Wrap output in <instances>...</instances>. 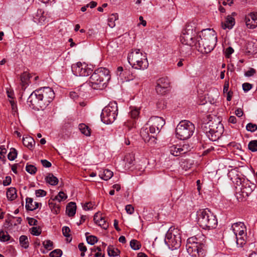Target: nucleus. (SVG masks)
Wrapping results in <instances>:
<instances>
[{
    "label": "nucleus",
    "instance_id": "nucleus-39",
    "mask_svg": "<svg viewBox=\"0 0 257 257\" xmlns=\"http://www.w3.org/2000/svg\"><path fill=\"white\" fill-rule=\"evenodd\" d=\"M248 148L251 152L257 151V140L251 141L248 145Z\"/></svg>",
    "mask_w": 257,
    "mask_h": 257
},
{
    "label": "nucleus",
    "instance_id": "nucleus-21",
    "mask_svg": "<svg viewBox=\"0 0 257 257\" xmlns=\"http://www.w3.org/2000/svg\"><path fill=\"white\" fill-rule=\"evenodd\" d=\"M53 201V198L51 199L48 201V205L50 208L51 211L54 214H58L60 212V206L59 204H56Z\"/></svg>",
    "mask_w": 257,
    "mask_h": 257
},
{
    "label": "nucleus",
    "instance_id": "nucleus-64",
    "mask_svg": "<svg viewBox=\"0 0 257 257\" xmlns=\"http://www.w3.org/2000/svg\"><path fill=\"white\" fill-rule=\"evenodd\" d=\"M228 88H229V83L228 82H226L223 86V93H227L228 92H229L228 91Z\"/></svg>",
    "mask_w": 257,
    "mask_h": 257
},
{
    "label": "nucleus",
    "instance_id": "nucleus-14",
    "mask_svg": "<svg viewBox=\"0 0 257 257\" xmlns=\"http://www.w3.org/2000/svg\"><path fill=\"white\" fill-rule=\"evenodd\" d=\"M72 71L76 76H87L91 74L92 70L89 68L85 64L78 62L73 64L71 67Z\"/></svg>",
    "mask_w": 257,
    "mask_h": 257
},
{
    "label": "nucleus",
    "instance_id": "nucleus-28",
    "mask_svg": "<svg viewBox=\"0 0 257 257\" xmlns=\"http://www.w3.org/2000/svg\"><path fill=\"white\" fill-rule=\"evenodd\" d=\"M113 175V173L111 171L108 169H105L103 173L99 175V176L102 179L107 181L110 179Z\"/></svg>",
    "mask_w": 257,
    "mask_h": 257
},
{
    "label": "nucleus",
    "instance_id": "nucleus-22",
    "mask_svg": "<svg viewBox=\"0 0 257 257\" xmlns=\"http://www.w3.org/2000/svg\"><path fill=\"white\" fill-rule=\"evenodd\" d=\"M202 235L199 237H197V236H194L188 238L187 240V243H191V244L196 245L198 246H201V238L202 237Z\"/></svg>",
    "mask_w": 257,
    "mask_h": 257
},
{
    "label": "nucleus",
    "instance_id": "nucleus-32",
    "mask_svg": "<svg viewBox=\"0 0 257 257\" xmlns=\"http://www.w3.org/2000/svg\"><path fill=\"white\" fill-rule=\"evenodd\" d=\"M79 128L82 134H84L86 136H89L90 135V130L88 126L86 125L84 123L80 124L79 125Z\"/></svg>",
    "mask_w": 257,
    "mask_h": 257
},
{
    "label": "nucleus",
    "instance_id": "nucleus-30",
    "mask_svg": "<svg viewBox=\"0 0 257 257\" xmlns=\"http://www.w3.org/2000/svg\"><path fill=\"white\" fill-rule=\"evenodd\" d=\"M19 241L21 245L24 248H28L29 246V242L28 237L26 235H21L19 238Z\"/></svg>",
    "mask_w": 257,
    "mask_h": 257
},
{
    "label": "nucleus",
    "instance_id": "nucleus-23",
    "mask_svg": "<svg viewBox=\"0 0 257 257\" xmlns=\"http://www.w3.org/2000/svg\"><path fill=\"white\" fill-rule=\"evenodd\" d=\"M7 196L9 200L12 201L15 200L17 197V190L15 188L11 187L7 191Z\"/></svg>",
    "mask_w": 257,
    "mask_h": 257
},
{
    "label": "nucleus",
    "instance_id": "nucleus-40",
    "mask_svg": "<svg viewBox=\"0 0 257 257\" xmlns=\"http://www.w3.org/2000/svg\"><path fill=\"white\" fill-rule=\"evenodd\" d=\"M180 152L181 155L186 154V153L190 151V147L189 145L188 144H183V145H180Z\"/></svg>",
    "mask_w": 257,
    "mask_h": 257
},
{
    "label": "nucleus",
    "instance_id": "nucleus-17",
    "mask_svg": "<svg viewBox=\"0 0 257 257\" xmlns=\"http://www.w3.org/2000/svg\"><path fill=\"white\" fill-rule=\"evenodd\" d=\"M231 227L235 236H237V235L245 236L244 233L245 226L243 222H239L235 223L232 224Z\"/></svg>",
    "mask_w": 257,
    "mask_h": 257
},
{
    "label": "nucleus",
    "instance_id": "nucleus-50",
    "mask_svg": "<svg viewBox=\"0 0 257 257\" xmlns=\"http://www.w3.org/2000/svg\"><path fill=\"white\" fill-rule=\"evenodd\" d=\"M62 233L64 236L65 237H69L70 236V229L68 226H64L62 229Z\"/></svg>",
    "mask_w": 257,
    "mask_h": 257
},
{
    "label": "nucleus",
    "instance_id": "nucleus-59",
    "mask_svg": "<svg viewBox=\"0 0 257 257\" xmlns=\"http://www.w3.org/2000/svg\"><path fill=\"white\" fill-rule=\"evenodd\" d=\"M93 207V204L91 202L86 203L83 206L85 210H88L92 209Z\"/></svg>",
    "mask_w": 257,
    "mask_h": 257
},
{
    "label": "nucleus",
    "instance_id": "nucleus-44",
    "mask_svg": "<svg viewBox=\"0 0 257 257\" xmlns=\"http://www.w3.org/2000/svg\"><path fill=\"white\" fill-rule=\"evenodd\" d=\"M86 240L88 244L93 245L97 241V238L93 235L87 236Z\"/></svg>",
    "mask_w": 257,
    "mask_h": 257
},
{
    "label": "nucleus",
    "instance_id": "nucleus-1",
    "mask_svg": "<svg viewBox=\"0 0 257 257\" xmlns=\"http://www.w3.org/2000/svg\"><path fill=\"white\" fill-rule=\"evenodd\" d=\"M109 71L103 67L95 70L89 78V86L93 89L102 90L107 84L110 79Z\"/></svg>",
    "mask_w": 257,
    "mask_h": 257
},
{
    "label": "nucleus",
    "instance_id": "nucleus-56",
    "mask_svg": "<svg viewBox=\"0 0 257 257\" xmlns=\"http://www.w3.org/2000/svg\"><path fill=\"white\" fill-rule=\"evenodd\" d=\"M12 181V179L10 176H6L5 180L3 181V185L5 186L9 185Z\"/></svg>",
    "mask_w": 257,
    "mask_h": 257
},
{
    "label": "nucleus",
    "instance_id": "nucleus-27",
    "mask_svg": "<svg viewBox=\"0 0 257 257\" xmlns=\"http://www.w3.org/2000/svg\"><path fill=\"white\" fill-rule=\"evenodd\" d=\"M46 181L51 185H56L58 182V179L52 174L49 173L45 178Z\"/></svg>",
    "mask_w": 257,
    "mask_h": 257
},
{
    "label": "nucleus",
    "instance_id": "nucleus-35",
    "mask_svg": "<svg viewBox=\"0 0 257 257\" xmlns=\"http://www.w3.org/2000/svg\"><path fill=\"white\" fill-rule=\"evenodd\" d=\"M33 200L31 198H26V208L28 210L33 211L35 210V208L34 207L33 204Z\"/></svg>",
    "mask_w": 257,
    "mask_h": 257
},
{
    "label": "nucleus",
    "instance_id": "nucleus-37",
    "mask_svg": "<svg viewBox=\"0 0 257 257\" xmlns=\"http://www.w3.org/2000/svg\"><path fill=\"white\" fill-rule=\"evenodd\" d=\"M67 196L62 191L60 192L58 194L53 198V201L58 200L60 202L62 200H65Z\"/></svg>",
    "mask_w": 257,
    "mask_h": 257
},
{
    "label": "nucleus",
    "instance_id": "nucleus-41",
    "mask_svg": "<svg viewBox=\"0 0 257 257\" xmlns=\"http://www.w3.org/2000/svg\"><path fill=\"white\" fill-rule=\"evenodd\" d=\"M17 156V150L14 148H12L11 149L10 152L9 153L8 155V157L9 160L10 161H13L14 160Z\"/></svg>",
    "mask_w": 257,
    "mask_h": 257
},
{
    "label": "nucleus",
    "instance_id": "nucleus-10",
    "mask_svg": "<svg viewBox=\"0 0 257 257\" xmlns=\"http://www.w3.org/2000/svg\"><path fill=\"white\" fill-rule=\"evenodd\" d=\"M38 94L37 90L33 91L29 96L27 103L33 109L37 110H44L46 107L41 97L37 95Z\"/></svg>",
    "mask_w": 257,
    "mask_h": 257
},
{
    "label": "nucleus",
    "instance_id": "nucleus-18",
    "mask_svg": "<svg viewBox=\"0 0 257 257\" xmlns=\"http://www.w3.org/2000/svg\"><path fill=\"white\" fill-rule=\"evenodd\" d=\"M235 24V20L231 16H228L226 18L225 23H221V26L223 29H231Z\"/></svg>",
    "mask_w": 257,
    "mask_h": 257
},
{
    "label": "nucleus",
    "instance_id": "nucleus-26",
    "mask_svg": "<svg viewBox=\"0 0 257 257\" xmlns=\"http://www.w3.org/2000/svg\"><path fill=\"white\" fill-rule=\"evenodd\" d=\"M30 77V74L27 72H25L21 74L20 79L23 87H25V86L28 84Z\"/></svg>",
    "mask_w": 257,
    "mask_h": 257
},
{
    "label": "nucleus",
    "instance_id": "nucleus-7",
    "mask_svg": "<svg viewBox=\"0 0 257 257\" xmlns=\"http://www.w3.org/2000/svg\"><path fill=\"white\" fill-rule=\"evenodd\" d=\"M165 241L172 250L179 248L181 244V237L179 230L170 228L166 234Z\"/></svg>",
    "mask_w": 257,
    "mask_h": 257
},
{
    "label": "nucleus",
    "instance_id": "nucleus-49",
    "mask_svg": "<svg viewBox=\"0 0 257 257\" xmlns=\"http://www.w3.org/2000/svg\"><path fill=\"white\" fill-rule=\"evenodd\" d=\"M168 88H163V86H160L159 85H156V90L158 94L160 95L165 94Z\"/></svg>",
    "mask_w": 257,
    "mask_h": 257
},
{
    "label": "nucleus",
    "instance_id": "nucleus-60",
    "mask_svg": "<svg viewBox=\"0 0 257 257\" xmlns=\"http://www.w3.org/2000/svg\"><path fill=\"white\" fill-rule=\"evenodd\" d=\"M41 162L42 165L46 168H49L51 166V163L47 160H41Z\"/></svg>",
    "mask_w": 257,
    "mask_h": 257
},
{
    "label": "nucleus",
    "instance_id": "nucleus-57",
    "mask_svg": "<svg viewBox=\"0 0 257 257\" xmlns=\"http://www.w3.org/2000/svg\"><path fill=\"white\" fill-rule=\"evenodd\" d=\"M125 210L127 213L132 214L134 211V208L131 205H127L125 206Z\"/></svg>",
    "mask_w": 257,
    "mask_h": 257
},
{
    "label": "nucleus",
    "instance_id": "nucleus-15",
    "mask_svg": "<svg viewBox=\"0 0 257 257\" xmlns=\"http://www.w3.org/2000/svg\"><path fill=\"white\" fill-rule=\"evenodd\" d=\"M186 249L188 253L192 257H201L202 254L201 246L186 243Z\"/></svg>",
    "mask_w": 257,
    "mask_h": 257
},
{
    "label": "nucleus",
    "instance_id": "nucleus-42",
    "mask_svg": "<svg viewBox=\"0 0 257 257\" xmlns=\"http://www.w3.org/2000/svg\"><path fill=\"white\" fill-rule=\"evenodd\" d=\"M236 244L239 247H242L245 243V241L244 238V235L236 236Z\"/></svg>",
    "mask_w": 257,
    "mask_h": 257
},
{
    "label": "nucleus",
    "instance_id": "nucleus-8",
    "mask_svg": "<svg viewBox=\"0 0 257 257\" xmlns=\"http://www.w3.org/2000/svg\"><path fill=\"white\" fill-rule=\"evenodd\" d=\"M208 124L209 130L206 133L208 138L212 141L217 140L223 132V124L219 121L214 122L212 120L208 122Z\"/></svg>",
    "mask_w": 257,
    "mask_h": 257
},
{
    "label": "nucleus",
    "instance_id": "nucleus-53",
    "mask_svg": "<svg viewBox=\"0 0 257 257\" xmlns=\"http://www.w3.org/2000/svg\"><path fill=\"white\" fill-rule=\"evenodd\" d=\"M234 52L233 49L231 47H228L225 51V56L226 58H229Z\"/></svg>",
    "mask_w": 257,
    "mask_h": 257
},
{
    "label": "nucleus",
    "instance_id": "nucleus-48",
    "mask_svg": "<svg viewBox=\"0 0 257 257\" xmlns=\"http://www.w3.org/2000/svg\"><path fill=\"white\" fill-rule=\"evenodd\" d=\"M97 224L105 229H107V228L108 227L107 223L106 222L105 219L102 217H101L100 218V220L97 223Z\"/></svg>",
    "mask_w": 257,
    "mask_h": 257
},
{
    "label": "nucleus",
    "instance_id": "nucleus-38",
    "mask_svg": "<svg viewBox=\"0 0 257 257\" xmlns=\"http://www.w3.org/2000/svg\"><path fill=\"white\" fill-rule=\"evenodd\" d=\"M26 170L31 175H34L36 174L37 169L35 166L27 164L26 167Z\"/></svg>",
    "mask_w": 257,
    "mask_h": 257
},
{
    "label": "nucleus",
    "instance_id": "nucleus-3",
    "mask_svg": "<svg viewBox=\"0 0 257 257\" xmlns=\"http://www.w3.org/2000/svg\"><path fill=\"white\" fill-rule=\"evenodd\" d=\"M198 224L204 229L215 228L217 225L216 216L208 208L199 209L197 212Z\"/></svg>",
    "mask_w": 257,
    "mask_h": 257
},
{
    "label": "nucleus",
    "instance_id": "nucleus-61",
    "mask_svg": "<svg viewBox=\"0 0 257 257\" xmlns=\"http://www.w3.org/2000/svg\"><path fill=\"white\" fill-rule=\"evenodd\" d=\"M255 73V70L253 68H250L249 70L246 71L245 73L246 76H251Z\"/></svg>",
    "mask_w": 257,
    "mask_h": 257
},
{
    "label": "nucleus",
    "instance_id": "nucleus-51",
    "mask_svg": "<svg viewBox=\"0 0 257 257\" xmlns=\"http://www.w3.org/2000/svg\"><path fill=\"white\" fill-rule=\"evenodd\" d=\"M35 194L37 197H44L47 194L46 191L44 190L39 189L36 190Z\"/></svg>",
    "mask_w": 257,
    "mask_h": 257
},
{
    "label": "nucleus",
    "instance_id": "nucleus-4",
    "mask_svg": "<svg viewBox=\"0 0 257 257\" xmlns=\"http://www.w3.org/2000/svg\"><path fill=\"white\" fill-rule=\"evenodd\" d=\"M127 59L130 65L136 69L144 70L149 65L146 54L138 49L133 50L128 54Z\"/></svg>",
    "mask_w": 257,
    "mask_h": 257
},
{
    "label": "nucleus",
    "instance_id": "nucleus-20",
    "mask_svg": "<svg viewBox=\"0 0 257 257\" xmlns=\"http://www.w3.org/2000/svg\"><path fill=\"white\" fill-rule=\"evenodd\" d=\"M76 203L73 202L69 203L66 208V212L67 215L70 216H73L76 213Z\"/></svg>",
    "mask_w": 257,
    "mask_h": 257
},
{
    "label": "nucleus",
    "instance_id": "nucleus-29",
    "mask_svg": "<svg viewBox=\"0 0 257 257\" xmlns=\"http://www.w3.org/2000/svg\"><path fill=\"white\" fill-rule=\"evenodd\" d=\"M180 145H172L169 147V152L170 154L174 156H179L181 155Z\"/></svg>",
    "mask_w": 257,
    "mask_h": 257
},
{
    "label": "nucleus",
    "instance_id": "nucleus-5",
    "mask_svg": "<svg viewBox=\"0 0 257 257\" xmlns=\"http://www.w3.org/2000/svg\"><path fill=\"white\" fill-rule=\"evenodd\" d=\"M194 130V125L192 122L187 120H182L176 127V137L181 140L188 139L192 136Z\"/></svg>",
    "mask_w": 257,
    "mask_h": 257
},
{
    "label": "nucleus",
    "instance_id": "nucleus-24",
    "mask_svg": "<svg viewBox=\"0 0 257 257\" xmlns=\"http://www.w3.org/2000/svg\"><path fill=\"white\" fill-rule=\"evenodd\" d=\"M124 160L125 162V165L128 168L130 167L132 165H134V162L135 161V154L131 153L126 155Z\"/></svg>",
    "mask_w": 257,
    "mask_h": 257
},
{
    "label": "nucleus",
    "instance_id": "nucleus-46",
    "mask_svg": "<svg viewBox=\"0 0 257 257\" xmlns=\"http://www.w3.org/2000/svg\"><path fill=\"white\" fill-rule=\"evenodd\" d=\"M246 129L247 131L254 132L257 130V125L252 123H248L246 126Z\"/></svg>",
    "mask_w": 257,
    "mask_h": 257
},
{
    "label": "nucleus",
    "instance_id": "nucleus-55",
    "mask_svg": "<svg viewBox=\"0 0 257 257\" xmlns=\"http://www.w3.org/2000/svg\"><path fill=\"white\" fill-rule=\"evenodd\" d=\"M10 103L11 105L12 109L14 112L17 111V106L16 103L15 102V101L13 99L10 100Z\"/></svg>",
    "mask_w": 257,
    "mask_h": 257
},
{
    "label": "nucleus",
    "instance_id": "nucleus-43",
    "mask_svg": "<svg viewBox=\"0 0 257 257\" xmlns=\"http://www.w3.org/2000/svg\"><path fill=\"white\" fill-rule=\"evenodd\" d=\"M44 247L48 250H51L53 248V243L50 240H46L43 242Z\"/></svg>",
    "mask_w": 257,
    "mask_h": 257
},
{
    "label": "nucleus",
    "instance_id": "nucleus-9",
    "mask_svg": "<svg viewBox=\"0 0 257 257\" xmlns=\"http://www.w3.org/2000/svg\"><path fill=\"white\" fill-rule=\"evenodd\" d=\"M255 188L254 184L248 180H244L241 183L240 191L236 193V197L238 201H242L248 197Z\"/></svg>",
    "mask_w": 257,
    "mask_h": 257
},
{
    "label": "nucleus",
    "instance_id": "nucleus-16",
    "mask_svg": "<svg viewBox=\"0 0 257 257\" xmlns=\"http://www.w3.org/2000/svg\"><path fill=\"white\" fill-rule=\"evenodd\" d=\"M246 26L249 29H254L257 27V13H251L245 18Z\"/></svg>",
    "mask_w": 257,
    "mask_h": 257
},
{
    "label": "nucleus",
    "instance_id": "nucleus-6",
    "mask_svg": "<svg viewBox=\"0 0 257 257\" xmlns=\"http://www.w3.org/2000/svg\"><path fill=\"white\" fill-rule=\"evenodd\" d=\"M118 114V107L115 101L110 102L102 110L101 113V121L106 124L114 122Z\"/></svg>",
    "mask_w": 257,
    "mask_h": 257
},
{
    "label": "nucleus",
    "instance_id": "nucleus-12",
    "mask_svg": "<svg viewBox=\"0 0 257 257\" xmlns=\"http://www.w3.org/2000/svg\"><path fill=\"white\" fill-rule=\"evenodd\" d=\"M38 94L41 97L43 103L47 107L55 97V93L53 90L49 87H44L37 90Z\"/></svg>",
    "mask_w": 257,
    "mask_h": 257
},
{
    "label": "nucleus",
    "instance_id": "nucleus-47",
    "mask_svg": "<svg viewBox=\"0 0 257 257\" xmlns=\"http://www.w3.org/2000/svg\"><path fill=\"white\" fill-rule=\"evenodd\" d=\"M41 231L40 227H33L31 229V233L33 235L38 236L41 233Z\"/></svg>",
    "mask_w": 257,
    "mask_h": 257
},
{
    "label": "nucleus",
    "instance_id": "nucleus-34",
    "mask_svg": "<svg viewBox=\"0 0 257 257\" xmlns=\"http://www.w3.org/2000/svg\"><path fill=\"white\" fill-rule=\"evenodd\" d=\"M11 236L7 231H0V241L5 242L10 239Z\"/></svg>",
    "mask_w": 257,
    "mask_h": 257
},
{
    "label": "nucleus",
    "instance_id": "nucleus-13",
    "mask_svg": "<svg viewBox=\"0 0 257 257\" xmlns=\"http://www.w3.org/2000/svg\"><path fill=\"white\" fill-rule=\"evenodd\" d=\"M180 41L182 44L190 46L196 45L198 43L197 38H195L193 29L188 28L183 31L180 36Z\"/></svg>",
    "mask_w": 257,
    "mask_h": 257
},
{
    "label": "nucleus",
    "instance_id": "nucleus-19",
    "mask_svg": "<svg viewBox=\"0 0 257 257\" xmlns=\"http://www.w3.org/2000/svg\"><path fill=\"white\" fill-rule=\"evenodd\" d=\"M23 143L25 146L30 150H32L35 145V141L31 137L26 136V137H23Z\"/></svg>",
    "mask_w": 257,
    "mask_h": 257
},
{
    "label": "nucleus",
    "instance_id": "nucleus-54",
    "mask_svg": "<svg viewBox=\"0 0 257 257\" xmlns=\"http://www.w3.org/2000/svg\"><path fill=\"white\" fill-rule=\"evenodd\" d=\"M251 88H252V85L250 83H244L242 84L243 90L245 92L249 91V90L251 89Z\"/></svg>",
    "mask_w": 257,
    "mask_h": 257
},
{
    "label": "nucleus",
    "instance_id": "nucleus-31",
    "mask_svg": "<svg viewBox=\"0 0 257 257\" xmlns=\"http://www.w3.org/2000/svg\"><path fill=\"white\" fill-rule=\"evenodd\" d=\"M118 16L117 14H113L108 19V25L110 28L115 26V21L118 20Z\"/></svg>",
    "mask_w": 257,
    "mask_h": 257
},
{
    "label": "nucleus",
    "instance_id": "nucleus-36",
    "mask_svg": "<svg viewBox=\"0 0 257 257\" xmlns=\"http://www.w3.org/2000/svg\"><path fill=\"white\" fill-rule=\"evenodd\" d=\"M130 246L134 250H139L141 247V244L140 241L136 239H132L130 241Z\"/></svg>",
    "mask_w": 257,
    "mask_h": 257
},
{
    "label": "nucleus",
    "instance_id": "nucleus-45",
    "mask_svg": "<svg viewBox=\"0 0 257 257\" xmlns=\"http://www.w3.org/2000/svg\"><path fill=\"white\" fill-rule=\"evenodd\" d=\"M62 254V251L60 249H56L51 251L49 255L50 257H60Z\"/></svg>",
    "mask_w": 257,
    "mask_h": 257
},
{
    "label": "nucleus",
    "instance_id": "nucleus-33",
    "mask_svg": "<svg viewBox=\"0 0 257 257\" xmlns=\"http://www.w3.org/2000/svg\"><path fill=\"white\" fill-rule=\"evenodd\" d=\"M157 85L163 86V88H168L169 87V83L167 78H161L157 80Z\"/></svg>",
    "mask_w": 257,
    "mask_h": 257
},
{
    "label": "nucleus",
    "instance_id": "nucleus-63",
    "mask_svg": "<svg viewBox=\"0 0 257 257\" xmlns=\"http://www.w3.org/2000/svg\"><path fill=\"white\" fill-rule=\"evenodd\" d=\"M243 112L241 108H237L235 110V114L238 117H241L242 116Z\"/></svg>",
    "mask_w": 257,
    "mask_h": 257
},
{
    "label": "nucleus",
    "instance_id": "nucleus-11",
    "mask_svg": "<svg viewBox=\"0 0 257 257\" xmlns=\"http://www.w3.org/2000/svg\"><path fill=\"white\" fill-rule=\"evenodd\" d=\"M165 124V119L162 117L157 116H152L147 123L149 126L150 132L152 134L159 133Z\"/></svg>",
    "mask_w": 257,
    "mask_h": 257
},
{
    "label": "nucleus",
    "instance_id": "nucleus-62",
    "mask_svg": "<svg viewBox=\"0 0 257 257\" xmlns=\"http://www.w3.org/2000/svg\"><path fill=\"white\" fill-rule=\"evenodd\" d=\"M78 248L79 249L83 252H85L87 250L86 247L84 245L83 243H80L78 244Z\"/></svg>",
    "mask_w": 257,
    "mask_h": 257
},
{
    "label": "nucleus",
    "instance_id": "nucleus-2",
    "mask_svg": "<svg viewBox=\"0 0 257 257\" xmlns=\"http://www.w3.org/2000/svg\"><path fill=\"white\" fill-rule=\"evenodd\" d=\"M197 42L200 49L203 48L206 53L210 52L217 43L216 33L211 29L203 30L197 38Z\"/></svg>",
    "mask_w": 257,
    "mask_h": 257
},
{
    "label": "nucleus",
    "instance_id": "nucleus-58",
    "mask_svg": "<svg viewBox=\"0 0 257 257\" xmlns=\"http://www.w3.org/2000/svg\"><path fill=\"white\" fill-rule=\"evenodd\" d=\"M27 219L30 225H36L37 224L38 221L33 218L28 217Z\"/></svg>",
    "mask_w": 257,
    "mask_h": 257
},
{
    "label": "nucleus",
    "instance_id": "nucleus-52",
    "mask_svg": "<svg viewBox=\"0 0 257 257\" xmlns=\"http://www.w3.org/2000/svg\"><path fill=\"white\" fill-rule=\"evenodd\" d=\"M140 113L139 110L138 109H134L131 111L130 115L131 117L133 118H137Z\"/></svg>",
    "mask_w": 257,
    "mask_h": 257
},
{
    "label": "nucleus",
    "instance_id": "nucleus-25",
    "mask_svg": "<svg viewBox=\"0 0 257 257\" xmlns=\"http://www.w3.org/2000/svg\"><path fill=\"white\" fill-rule=\"evenodd\" d=\"M120 250L116 248H115L112 245H109L107 247V253L109 256H116L119 255L120 254Z\"/></svg>",
    "mask_w": 257,
    "mask_h": 257
}]
</instances>
